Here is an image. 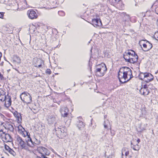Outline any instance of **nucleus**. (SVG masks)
<instances>
[{
	"label": "nucleus",
	"instance_id": "nucleus-39",
	"mask_svg": "<svg viewBox=\"0 0 158 158\" xmlns=\"http://www.w3.org/2000/svg\"><path fill=\"white\" fill-rule=\"evenodd\" d=\"M42 66V63H40L39 65H36L35 66L36 67H40Z\"/></svg>",
	"mask_w": 158,
	"mask_h": 158
},
{
	"label": "nucleus",
	"instance_id": "nucleus-10",
	"mask_svg": "<svg viewBox=\"0 0 158 158\" xmlns=\"http://www.w3.org/2000/svg\"><path fill=\"white\" fill-rule=\"evenodd\" d=\"M37 151L41 154L43 158H47L45 156H49L50 153V151L47 148L43 147H40L37 148Z\"/></svg>",
	"mask_w": 158,
	"mask_h": 158
},
{
	"label": "nucleus",
	"instance_id": "nucleus-22",
	"mask_svg": "<svg viewBox=\"0 0 158 158\" xmlns=\"http://www.w3.org/2000/svg\"><path fill=\"white\" fill-rule=\"evenodd\" d=\"M1 136L2 139L4 142H7L10 141V137L9 134L3 133Z\"/></svg>",
	"mask_w": 158,
	"mask_h": 158
},
{
	"label": "nucleus",
	"instance_id": "nucleus-20",
	"mask_svg": "<svg viewBox=\"0 0 158 158\" xmlns=\"http://www.w3.org/2000/svg\"><path fill=\"white\" fill-rule=\"evenodd\" d=\"M4 101V105L6 107L8 108L10 106L12 101L11 100V98L10 96H7Z\"/></svg>",
	"mask_w": 158,
	"mask_h": 158
},
{
	"label": "nucleus",
	"instance_id": "nucleus-1",
	"mask_svg": "<svg viewBox=\"0 0 158 158\" xmlns=\"http://www.w3.org/2000/svg\"><path fill=\"white\" fill-rule=\"evenodd\" d=\"M118 77L120 82L124 83L128 81L133 77L131 70L127 67L121 69L118 72Z\"/></svg>",
	"mask_w": 158,
	"mask_h": 158
},
{
	"label": "nucleus",
	"instance_id": "nucleus-13",
	"mask_svg": "<svg viewBox=\"0 0 158 158\" xmlns=\"http://www.w3.org/2000/svg\"><path fill=\"white\" fill-rule=\"evenodd\" d=\"M17 3L18 8L20 9H25L29 7L26 0H19Z\"/></svg>",
	"mask_w": 158,
	"mask_h": 158
},
{
	"label": "nucleus",
	"instance_id": "nucleus-37",
	"mask_svg": "<svg viewBox=\"0 0 158 158\" xmlns=\"http://www.w3.org/2000/svg\"><path fill=\"white\" fill-rule=\"evenodd\" d=\"M4 79V77L3 75L0 73V80H2Z\"/></svg>",
	"mask_w": 158,
	"mask_h": 158
},
{
	"label": "nucleus",
	"instance_id": "nucleus-9",
	"mask_svg": "<svg viewBox=\"0 0 158 158\" xmlns=\"http://www.w3.org/2000/svg\"><path fill=\"white\" fill-rule=\"evenodd\" d=\"M131 150L130 148H123L121 151L122 157V158H131L132 154L130 153Z\"/></svg>",
	"mask_w": 158,
	"mask_h": 158
},
{
	"label": "nucleus",
	"instance_id": "nucleus-31",
	"mask_svg": "<svg viewBox=\"0 0 158 158\" xmlns=\"http://www.w3.org/2000/svg\"><path fill=\"white\" fill-rule=\"evenodd\" d=\"M4 123H5L0 121V132H3L5 128Z\"/></svg>",
	"mask_w": 158,
	"mask_h": 158
},
{
	"label": "nucleus",
	"instance_id": "nucleus-38",
	"mask_svg": "<svg viewBox=\"0 0 158 158\" xmlns=\"http://www.w3.org/2000/svg\"><path fill=\"white\" fill-rule=\"evenodd\" d=\"M155 11L156 13L158 14V6H157L156 8Z\"/></svg>",
	"mask_w": 158,
	"mask_h": 158
},
{
	"label": "nucleus",
	"instance_id": "nucleus-27",
	"mask_svg": "<svg viewBox=\"0 0 158 158\" xmlns=\"http://www.w3.org/2000/svg\"><path fill=\"white\" fill-rule=\"evenodd\" d=\"M148 82H142L141 83V89H146V88H150L149 87L150 85Z\"/></svg>",
	"mask_w": 158,
	"mask_h": 158
},
{
	"label": "nucleus",
	"instance_id": "nucleus-11",
	"mask_svg": "<svg viewBox=\"0 0 158 158\" xmlns=\"http://www.w3.org/2000/svg\"><path fill=\"white\" fill-rule=\"evenodd\" d=\"M17 128V131L18 133L23 137H25L26 136L28 137H29L28 133L25 130V129L21 125V123L18 124V125L16 126Z\"/></svg>",
	"mask_w": 158,
	"mask_h": 158
},
{
	"label": "nucleus",
	"instance_id": "nucleus-23",
	"mask_svg": "<svg viewBox=\"0 0 158 158\" xmlns=\"http://www.w3.org/2000/svg\"><path fill=\"white\" fill-rule=\"evenodd\" d=\"M4 147L5 148L6 151L14 156L15 155L16 153L13 150L10 148V147L8 145L5 144L4 145Z\"/></svg>",
	"mask_w": 158,
	"mask_h": 158
},
{
	"label": "nucleus",
	"instance_id": "nucleus-7",
	"mask_svg": "<svg viewBox=\"0 0 158 158\" xmlns=\"http://www.w3.org/2000/svg\"><path fill=\"white\" fill-rule=\"evenodd\" d=\"M139 44L142 49L144 51L149 50L152 47V44L146 40H140Z\"/></svg>",
	"mask_w": 158,
	"mask_h": 158
},
{
	"label": "nucleus",
	"instance_id": "nucleus-18",
	"mask_svg": "<svg viewBox=\"0 0 158 158\" xmlns=\"http://www.w3.org/2000/svg\"><path fill=\"white\" fill-rule=\"evenodd\" d=\"M138 59V56L135 53L134 55H133L130 58H129L128 59L126 60V61L130 63L134 64L137 62Z\"/></svg>",
	"mask_w": 158,
	"mask_h": 158
},
{
	"label": "nucleus",
	"instance_id": "nucleus-32",
	"mask_svg": "<svg viewBox=\"0 0 158 158\" xmlns=\"http://www.w3.org/2000/svg\"><path fill=\"white\" fill-rule=\"evenodd\" d=\"M104 127L105 128L107 129L109 127H110L111 129V126L110 122L109 121L107 122L106 124L105 122L104 124Z\"/></svg>",
	"mask_w": 158,
	"mask_h": 158
},
{
	"label": "nucleus",
	"instance_id": "nucleus-36",
	"mask_svg": "<svg viewBox=\"0 0 158 158\" xmlns=\"http://www.w3.org/2000/svg\"><path fill=\"white\" fill-rule=\"evenodd\" d=\"M4 13L3 12H0V18L2 19L3 18Z\"/></svg>",
	"mask_w": 158,
	"mask_h": 158
},
{
	"label": "nucleus",
	"instance_id": "nucleus-41",
	"mask_svg": "<svg viewBox=\"0 0 158 158\" xmlns=\"http://www.w3.org/2000/svg\"><path fill=\"white\" fill-rule=\"evenodd\" d=\"M156 24L158 26V19L157 20L156 22Z\"/></svg>",
	"mask_w": 158,
	"mask_h": 158
},
{
	"label": "nucleus",
	"instance_id": "nucleus-28",
	"mask_svg": "<svg viewBox=\"0 0 158 158\" xmlns=\"http://www.w3.org/2000/svg\"><path fill=\"white\" fill-rule=\"evenodd\" d=\"M140 93L144 95H147L149 93L148 89H139Z\"/></svg>",
	"mask_w": 158,
	"mask_h": 158
},
{
	"label": "nucleus",
	"instance_id": "nucleus-17",
	"mask_svg": "<svg viewBox=\"0 0 158 158\" xmlns=\"http://www.w3.org/2000/svg\"><path fill=\"white\" fill-rule=\"evenodd\" d=\"M135 52L132 50H129L126 51L124 53L123 57L126 60L130 58L133 55H134Z\"/></svg>",
	"mask_w": 158,
	"mask_h": 158
},
{
	"label": "nucleus",
	"instance_id": "nucleus-4",
	"mask_svg": "<svg viewBox=\"0 0 158 158\" xmlns=\"http://www.w3.org/2000/svg\"><path fill=\"white\" fill-rule=\"evenodd\" d=\"M55 129L56 134L59 138H64L68 135L67 130L65 126H60Z\"/></svg>",
	"mask_w": 158,
	"mask_h": 158
},
{
	"label": "nucleus",
	"instance_id": "nucleus-21",
	"mask_svg": "<svg viewBox=\"0 0 158 158\" xmlns=\"http://www.w3.org/2000/svg\"><path fill=\"white\" fill-rule=\"evenodd\" d=\"M92 24L94 27L99 26L102 25L101 21L99 19H92Z\"/></svg>",
	"mask_w": 158,
	"mask_h": 158
},
{
	"label": "nucleus",
	"instance_id": "nucleus-34",
	"mask_svg": "<svg viewBox=\"0 0 158 158\" xmlns=\"http://www.w3.org/2000/svg\"><path fill=\"white\" fill-rule=\"evenodd\" d=\"M154 37L155 39L158 40V31L156 32L154 35Z\"/></svg>",
	"mask_w": 158,
	"mask_h": 158
},
{
	"label": "nucleus",
	"instance_id": "nucleus-26",
	"mask_svg": "<svg viewBox=\"0 0 158 158\" xmlns=\"http://www.w3.org/2000/svg\"><path fill=\"white\" fill-rule=\"evenodd\" d=\"M39 107L36 106L34 104L32 105L31 110L34 113H37L39 111Z\"/></svg>",
	"mask_w": 158,
	"mask_h": 158
},
{
	"label": "nucleus",
	"instance_id": "nucleus-42",
	"mask_svg": "<svg viewBox=\"0 0 158 158\" xmlns=\"http://www.w3.org/2000/svg\"><path fill=\"white\" fill-rule=\"evenodd\" d=\"M2 116H4V115L2 114Z\"/></svg>",
	"mask_w": 158,
	"mask_h": 158
},
{
	"label": "nucleus",
	"instance_id": "nucleus-12",
	"mask_svg": "<svg viewBox=\"0 0 158 158\" xmlns=\"http://www.w3.org/2000/svg\"><path fill=\"white\" fill-rule=\"evenodd\" d=\"M140 141L139 139H132L131 142V148L134 150L138 151L140 148V146L139 144Z\"/></svg>",
	"mask_w": 158,
	"mask_h": 158
},
{
	"label": "nucleus",
	"instance_id": "nucleus-5",
	"mask_svg": "<svg viewBox=\"0 0 158 158\" xmlns=\"http://www.w3.org/2000/svg\"><path fill=\"white\" fill-rule=\"evenodd\" d=\"M69 110L68 108L66 106L62 107L60 110V112L61 113L62 117L64 118V121L69 120L70 121L72 118V116H70L69 113Z\"/></svg>",
	"mask_w": 158,
	"mask_h": 158
},
{
	"label": "nucleus",
	"instance_id": "nucleus-19",
	"mask_svg": "<svg viewBox=\"0 0 158 158\" xmlns=\"http://www.w3.org/2000/svg\"><path fill=\"white\" fill-rule=\"evenodd\" d=\"M14 114L18 124L21 123L22 118L21 114L16 111L14 112Z\"/></svg>",
	"mask_w": 158,
	"mask_h": 158
},
{
	"label": "nucleus",
	"instance_id": "nucleus-40",
	"mask_svg": "<svg viewBox=\"0 0 158 158\" xmlns=\"http://www.w3.org/2000/svg\"><path fill=\"white\" fill-rule=\"evenodd\" d=\"M47 73H48L49 74H50L51 73V72L50 69H47Z\"/></svg>",
	"mask_w": 158,
	"mask_h": 158
},
{
	"label": "nucleus",
	"instance_id": "nucleus-29",
	"mask_svg": "<svg viewBox=\"0 0 158 158\" xmlns=\"http://www.w3.org/2000/svg\"><path fill=\"white\" fill-rule=\"evenodd\" d=\"M77 127L80 129H81L84 128L85 127V125L84 123L82 121H79L78 122Z\"/></svg>",
	"mask_w": 158,
	"mask_h": 158
},
{
	"label": "nucleus",
	"instance_id": "nucleus-14",
	"mask_svg": "<svg viewBox=\"0 0 158 158\" xmlns=\"http://www.w3.org/2000/svg\"><path fill=\"white\" fill-rule=\"evenodd\" d=\"M27 14L29 18L31 19H36L38 17L36 12L33 9L28 10Z\"/></svg>",
	"mask_w": 158,
	"mask_h": 158
},
{
	"label": "nucleus",
	"instance_id": "nucleus-8",
	"mask_svg": "<svg viewBox=\"0 0 158 158\" xmlns=\"http://www.w3.org/2000/svg\"><path fill=\"white\" fill-rule=\"evenodd\" d=\"M21 98L23 102L27 104H29L32 102L31 95L27 92H24L21 94Z\"/></svg>",
	"mask_w": 158,
	"mask_h": 158
},
{
	"label": "nucleus",
	"instance_id": "nucleus-2",
	"mask_svg": "<svg viewBox=\"0 0 158 158\" xmlns=\"http://www.w3.org/2000/svg\"><path fill=\"white\" fill-rule=\"evenodd\" d=\"M107 69L106 65L104 63H101L96 66L95 74L98 77H101L103 76L107 71Z\"/></svg>",
	"mask_w": 158,
	"mask_h": 158
},
{
	"label": "nucleus",
	"instance_id": "nucleus-3",
	"mask_svg": "<svg viewBox=\"0 0 158 158\" xmlns=\"http://www.w3.org/2000/svg\"><path fill=\"white\" fill-rule=\"evenodd\" d=\"M15 143L18 146L19 150H27L28 149V145L22 138L19 135H17L16 138Z\"/></svg>",
	"mask_w": 158,
	"mask_h": 158
},
{
	"label": "nucleus",
	"instance_id": "nucleus-16",
	"mask_svg": "<svg viewBox=\"0 0 158 158\" xmlns=\"http://www.w3.org/2000/svg\"><path fill=\"white\" fill-rule=\"evenodd\" d=\"M5 128L8 131L13 132L14 129L13 126L10 123L6 121L4 123Z\"/></svg>",
	"mask_w": 158,
	"mask_h": 158
},
{
	"label": "nucleus",
	"instance_id": "nucleus-33",
	"mask_svg": "<svg viewBox=\"0 0 158 158\" xmlns=\"http://www.w3.org/2000/svg\"><path fill=\"white\" fill-rule=\"evenodd\" d=\"M33 141L34 142V146L36 145L39 144L40 143V142L35 138H33Z\"/></svg>",
	"mask_w": 158,
	"mask_h": 158
},
{
	"label": "nucleus",
	"instance_id": "nucleus-15",
	"mask_svg": "<svg viewBox=\"0 0 158 158\" xmlns=\"http://www.w3.org/2000/svg\"><path fill=\"white\" fill-rule=\"evenodd\" d=\"M65 96V95L63 94H60L57 95L55 98L53 99V101L59 104L61 101L64 100L63 97Z\"/></svg>",
	"mask_w": 158,
	"mask_h": 158
},
{
	"label": "nucleus",
	"instance_id": "nucleus-35",
	"mask_svg": "<svg viewBox=\"0 0 158 158\" xmlns=\"http://www.w3.org/2000/svg\"><path fill=\"white\" fill-rule=\"evenodd\" d=\"M59 15L61 16H63L65 15V13L63 11H58Z\"/></svg>",
	"mask_w": 158,
	"mask_h": 158
},
{
	"label": "nucleus",
	"instance_id": "nucleus-24",
	"mask_svg": "<svg viewBox=\"0 0 158 158\" xmlns=\"http://www.w3.org/2000/svg\"><path fill=\"white\" fill-rule=\"evenodd\" d=\"M6 97V92L3 89H0V100L4 101Z\"/></svg>",
	"mask_w": 158,
	"mask_h": 158
},
{
	"label": "nucleus",
	"instance_id": "nucleus-6",
	"mask_svg": "<svg viewBox=\"0 0 158 158\" xmlns=\"http://www.w3.org/2000/svg\"><path fill=\"white\" fill-rule=\"evenodd\" d=\"M140 79L147 82H150L154 79L153 75L149 73H141L139 75Z\"/></svg>",
	"mask_w": 158,
	"mask_h": 158
},
{
	"label": "nucleus",
	"instance_id": "nucleus-30",
	"mask_svg": "<svg viewBox=\"0 0 158 158\" xmlns=\"http://www.w3.org/2000/svg\"><path fill=\"white\" fill-rule=\"evenodd\" d=\"M121 0H110L111 4L114 6H116Z\"/></svg>",
	"mask_w": 158,
	"mask_h": 158
},
{
	"label": "nucleus",
	"instance_id": "nucleus-25",
	"mask_svg": "<svg viewBox=\"0 0 158 158\" xmlns=\"http://www.w3.org/2000/svg\"><path fill=\"white\" fill-rule=\"evenodd\" d=\"M28 135H29V136L30 135L29 134H28ZM28 138V139L27 140V145L28 146L29 145V146L31 147H34V142L33 141V138L31 139L30 137V136H29V137Z\"/></svg>",
	"mask_w": 158,
	"mask_h": 158
}]
</instances>
